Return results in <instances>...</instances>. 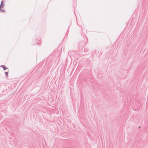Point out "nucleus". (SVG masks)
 Segmentation results:
<instances>
[{
	"label": "nucleus",
	"instance_id": "f03ea898",
	"mask_svg": "<svg viewBox=\"0 0 148 148\" xmlns=\"http://www.w3.org/2000/svg\"><path fill=\"white\" fill-rule=\"evenodd\" d=\"M1 67L4 70H5V69H7V68H5L3 66H2Z\"/></svg>",
	"mask_w": 148,
	"mask_h": 148
},
{
	"label": "nucleus",
	"instance_id": "f257e3e1",
	"mask_svg": "<svg viewBox=\"0 0 148 148\" xmlns=\"http://www.w3.org/2000/svg\"><path fill=\"white\" fill-rule=\"evenodd\" d=\"M3 8V5H0V12H4V11L2 9H2Z\"/></svg>",
	"mask_w": 148,
	"mask_h": 148
},
{
	"label": "nucleus",
	"instance_id": "7ed1b4c3",
	"mask_svg": "<svg viewBox=\"0 0 148 148\" xmlns=\"http://www.w3.org/2000/svg\"><path fill=\"white\" fill-rule=\"evenodd\" d=\"M5 74L6 76H8V72H5Z\"/></svg>",
	"mask_w": 148,
	"mask_h": 148
}]
</instances>
